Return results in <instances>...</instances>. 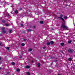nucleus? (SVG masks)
Here are the masks:
<instances>
[{"instance_id":"bb28decb","label":"nucleus","mask_w":75,"mask_h":75,"mask_svg":"<svg viewBox=\"0 0 75 75\" xmlns=\"http://www.w3.org/2000/svg\"><path fill=\"white\" fill-rule=\"evenodd\" d=\"M60 17H62L63 16V15H60Z\"/></svg>"},{"instance_id":"f8f14e48","label":"nucleus","mask_w":75,"mask_h":75,"mask_svg":"<svg viewBox=\"0 0 75 75\" xmlns=\"http://www.w3.org/2000/svg\"><path fill=\"white\" fill-rule=\"evenodd\" d=\"M12 31V30H9V32L10 33H12L11 32Z\"/></svg>"},{"instance_id":"e433bc0d","label":"nucleus","mask_w":75,"mask_h":75,"mask_svg":"<svg viewBox=\"0 0 75 75\" xmlns=\"http://www.w3.org/2000/svg\"><path fill=\"white\" fill-rule=\"evenodd\" d=\"M33 27V28H35V26H34Z\"/></svg>"},{"instance_id":"dca6fc26","label":"nucleus","mask_w":75,"mask_h":75,"mask_svg":"<svg viewBox=\"0 0 75 75\" xmlns=\"http://www.w3.org/2000/svg\"><path fill=\"white\" fill-rule=\"evenodd\" d=\"M43 21H41L40 22V24H43Z\"/></svg>"},{"instance_id":"20e7f679","label":"nucleus","mask_w":75,"mask_h":75,"mask_svg":"<svg viewBox=\"0 0 75 75\" xmlns=\"http://www.w3.org/2000/svg\"><path fill=\"white\" fill-rule=\"evenodd\" d=\"M59 18H61V19L62 20V21H63L64 22L65 21H64V18H61H61L59 17Z\"/></svg>"},{"instance_id":"6e6552de","label":"nucleus","mask_w":75,"mask_h":75,"mask_svg":"<svg viewBox=\"0 0 75 75\" xmlns=\"http://www.w3.org/2000/svg\"><path fill=\"white\" fill-rule=\"evenodd\" d=\"M72 42V40H69L68 41V43H70Z\"/></svg>"},{"instance_id":"473e14b6","label":"nucleus","mask_w":75,"mask_h":75,"mask_svg":"<svg viewBox=\"0 0 75 75\" xmlns=\"http://www.w3.org/2000/svg\"><path fill=\"white\" fill-rule=\"evenodd\" d=\"M0 60H1V57H0Z\"/></svg>"},{"instance_id":"4c0bfd02","label":"nucleus","mask_w":75,"mask_h":75,"mask_svg":"<svg viewBox=\"0 0 75 75\" xmlns=\"http://www.w3.org/2000/svg\"><path fill=\"white\" fill-rule=\"evenodd\" d=\"M0 69H1V67H0Z\"/></svg>"},{"instance_id":"cd10ccee","label":"nucleus","mask_w":75,"mask_h":75,"mask_svg":"<svg viewBox=\"0 0 75 75\" xmlns=\"http://www.w3.org/2000/svg\"><path fill=\"white\" fill-rule=\"evenodd\" d=\"M2 22L3 23H4V20L2 21Z\"/></svg>"},{"instance_id":"c9c22d12","label":"nucleus","mask_w":75,"mask_h":75,"mask_svg":"<svg viewBox=\"0 0 75 75\" xmlns=\"http://www.w3.org/2000/svg\"><path fill=\"white\" fill-rule=\"evenodd\" d=\"M32 62H33V61H32Z\"/></svg>"},{"instance_id":"c756f323","label":"nucleus","mask_w":75,"mask_h":75,"mask_svg":"<svg viewBox=\"0 0 75 75\" xmlns=\"http://www.w3.org/2000/svg\"><path fill=\"white\" fill-rule=\"evenodd\" d=\"M21 26H23V24H21Z\"/></svg>"},{"instance_id":"2f4dec72","label":"nucleus","mask_w":75,"mask_h":75,"mask_svg":"<svg viewBox=\"0 0 75 75\" xmlns=\"http://www.w3.org/2000/svg\"><path fill=\"white\" fill-rule=\"evenodd\" d=\"M52 30H54V29H53V28H52Z\"/></svg>"},{"instance_id":"9b49d317","label":"nucleus","mask_w":75,"mask_h":75,"mask_svg":"<svg viewBox=\"0 0 75 75\" xmlns=\"http://www.w3.org/2000/svg\"><path fill=\"white\" fill-rule=\"evenodd\" d=\"M50 44H54V42H53V41H51L50 42Z\"/></svg>"},{"instance_id":"a211bd4d","label":"nucleus","mask_w":75,"mask_h":75,"mask_svg":"<svg viewBox=\"0 0 75 75\" xmlns=\"http://www.w3.org/2000/svg\"><path fill=\"white\" fill-rule=\"evenodd\" d=\"M47 45H50V42H47Z\"/></svg>"},{"instance_id":"b1692460","label":"nucleus","mask_w":75,"mask_h":75,"mask_svg":"<svg viewBox=\"0 0 75 75\" xmlns=\"http://www.w3.org/2000/svg\"><path fill=\"white\" fill-rule=\"evenodd\" d=\"M5 25H6V26H7L8 25V24H5Z\"/></svg>"},{"instance_id":"7ed1b4c3","label":"nucleus","mask_w":75,"mask_h":75,"mask_svg":"<svg viewBox=\"0 0 75 75\" xmlns=\"http://www.w3.org/2000/svg\"><path fill=\"white\" fill-rule=\"evenodd\" d=\"M72 59L71 58H69L68 59V60L69 61H71Z\"/></svg>"},{"instance_id":"58836bf2","label":"nucleus","mask_w":75,"mask_h":75,"mask_svg":"<svg viewBox=\"0 0 75 75\" xmlns=\"http://www.w3.org/2000/svg\"><path fill=\"white\" fill-rule=\"evenodd\" d=\"M68 1V0H66V1Z\"/></svg>"},{"instance_id":"f03ea898","label":"nucleus","mask_w":75,"mask_h":75,"mask_svg":"<svg viewBox=\"0 0 75 75\" xmlns=\"http://www.w3.org/2000/svg\"><path fill=\"white\" fill-rule=\"evenodd\" d=\"M69 52H72V50L71 49H69L68 50Z\"/></svg>"},{"instance_id":"0eeeda50","label":"nucleus","mask_w":75,"mask_h":75,"mask_svg":"<svg viewBox=\"0 0 75 75\" xmlns=\"http://www.w3.org/2000/svg\"><path fill=\"white\" fill-rule=\"evenodd\" d=\"M27 75H30V73L29 72H27Z\"/></svg>"},{"instance_id":"6ab92c4d","label":"nucleus","mask_w":75,"mask_h":75,"mask_svg":"<svg viewBox=\"0 0 75 75\" xmlns=\"http://www.w3.org/2000/svg\"><path fill=\"white\" fill-rule=\"evenodd\" d=\"M67 19V16H64V19Z\"/></svg>"},{"instance_id":"423d86ee","label":"nucleus","mask_w":75,"mask_h":75,"mask_svg":"<svg viewBox=\"0 0 75 75\" xmlns=\"http://www.w3.org/2000/svg\"><path fill=\"white\" fill-rule=\"evenodd\" d=\"M61 46H63V45H64V43H61Z\"/></svg>"},{"instance_id":"f3484780","label":"nucleus","mask_w":75,"mask_h":75,"mask_svg":"<svg viewBox=\"0 0 75 75\" xmlns=\"http://www.w3.org/2000/svg\"><path fill=\"white\" fill-rule=\"evenodd\" d=\"M15 13H16V14H17V13H18V11H15Z\"/></svg>"},{"instance_id":"412c9836","label":"nucleus","mask_w":75,"mask_h":75,"mask_svg":"<svg viewBox=\"0 0 75 75\" xmlns=\"http://www.w3.org/2000/svg\"><path fill=\"white\" fill-rule=\"evenodd\" d=\"M11 64L12 65H14V64H15V63L14 62H12Z\"/></svg>"},{"instance_id":"c85d7f7f","label":"nucleus","mask_w":75,"mask_h":75,"mask_svg":"<svg viewBox=\"0 0 75 75\" xmlns=\"http://www.w3.org/2000/svg\"><path fill=\"white\" fill-rule=\"evenodd\" d=\"M45 47H43V49H45Z\"/></svg>"},{"instance_id":"9d476101","label":"nucleus","mask_w":75,"mask_h":75,"mask_svg":"<svg viewBox=\"0 0 75 75\" xmlns=\"http://www.w3.org/2000/svg\"><path fill=\"white\" fill-rule=\"evenodd\" d=\"M26 68H30V66H27L26 67Z\"/></svg>"},{"instance_id":"f257e3e1","label":"nucleus","mask_w":75,"mask_h":75,"mask_svg":"<svg viewBox=\"0 0 75 75\" xmlns=\"http://www.w3.org/2000/svg\"><path fill=\"white\" fill-rule=\"evenodd\" d=\"M61 27L63 28V29L65 30H68V29H69L68 27L67 26L65 25L64 24H62V25L61 26Z\"/></svg>"},{"instance_id":"4be33fe9","label":"nucleus","mask_w":75,"mask_h":75,"mask_svg":"<svg viewBox=\"0 0 75 75\" xmlns=\"http://www.w3.org/2000/svg\"><path fill=\"white\" fill-rule=\"evenodd\" d=\"M6 31H5V30H4L3 31V33H6Z\"/></svg>"},{"instance_id":"ea45409f","label":"nucleus","mask_w":75,"mask_h":75,"mask_svg":"<svg viewBox=\"0 0 75 75\" xmlns=\"http://www.w3.org/2000/svg\"><path fill=\"white\" fill-rule=\"evenodd\" d=\"M0 64H1V63H0Z\"/></svg>"},{"instance_id":"f704fd0d","label":"nucleus","mask_w":75,"mask_h":75,"mask_svg":"<svg viewBox=\"0 0 75 75\" xmlns=\"http://www.w3.org/2000/svg\"><path fill=\"white\" fill-rule=\"evenodd\" d=\"M7 74H9V73H7Z\"/></svg>"},{"instance_id":"4468645a","label":"nucleus","mask_w":75,"mask_h":75,"mask_svg":"<svg viewBox=\"0 0 75 75\" xmlns=\"http://www.w3.org/2000/svg\"><path fill=\"white\" fill-rule=\"evenodd\" d=\"M32 51V49H29L28 50V51Z\"/></svg>"},{"instance_id":"a878e982","label":"nucleus","mask_w":75,"mask_h":75,"mask_svg":"<svg viewBox=\"0 0 75 75\" xmlns=\"http://www.w3.org/2000/svg\"><path fill=\"white\" fill-rule=\"evenodd\" d=\"M23 41H26V39H24Z\"/></svg>"},{"instance_id":"2eb2a0df","label":"nucleus","mask_w":75,"mask_h":75,"mask_svg":"<svg viewBox=\"0 0 75 75\" xmlns=\"http://www.w3.org/2000/svg\"><path fill=\"white\" fill-rule=\"evenodd\" d=\"M21 45L23 46H24L25 44L24 43H22L21 44Z\"/></svg>"},{"instance_id":"1a4fd4ad","label":"nucleus","mask_w":75,"mask_h":75,"mask_svg":"<svg viewBox=\"0 0 75 75\" xmlns=\"http://www.w3.org/2000/svg\"><path fill=\"white\" fill-rule=\"evenodd\" d=\"M38 67H40V63H38Z\"/></svg>"},{"instance_id":"aec40b11","label":"nucleus","mask_w":75,"mask_h":75,"mask_svg":"<svg viewBox=\"0 0 75 75\" xmlns=\"http://www.w3.org/2000/svg\"><path fill=\"white\" fill-rule=\"evenodd\" d=\"M6 49H7V50H9V49H10V48L8 47H6Z\"/></svg>"},{"instance_id":"393cba45","label":"nucleus","mask_w":75,"mask_h":75,"mask_svg":"<svg viewBox=\"0 0 75 75\" xmlns=\"http://www.w3.org/2000/svg\"><path fill=\"white\" fill-rule=\"evenodd\" d=\"M19 57V58H22V56H20Z\"/></svg>"},{"instance_id":"5701e85b","label":"nucleus","mask_w":75,"mask_h":75,"mask_svg":"<svg viewBox=\"0 0 75 75\" xmlns=\"http://www.w3.org/2000/svg\"><path fill=\"white\" fill-rule=\"evenodd\" d=\"M1 29L2 30H4V28H2Z\"/></svg>"},{"instance_id":"ddd939ff","label":"nucleus","mask_w":75,"mask_h":75,"mask_svg":"<svg viewBox=\"0 0 75 75\" xmlns=\"http://www.w3.org/2000/svg\"><path fill=\"white\" fill-rule=\"evenodd\" d=\"M16 71L18 72H19V71H20V69H17Z\"/></svg>"},{"instance_id":"7c9ffc66","label":"nucleus","mask_w":75,"mask_h":75,"mask_svg":"<svg viewBox=\"0 0 75 75\" xmlns=\"http://www.w3.org/2000/svg\"><path fill=\"white\" fill-rule=\"evenodd\" d=\"M1 45V43H0V45Z\"/></svg>"},{"instance_id":"72a5a7b5","label":"nucleus","mask_w":75,"mask_h":75,"mask_svg":"<svg viewBox=\"0 0 75 75\" xmlns=\"http://www.w3.org/2000/svg\"><path fill=\"white\" fill-rule=\"evenodd\" d=\"M74 25L75 26V23H74Z\"/></svg>"},{"instance_id":"39448f33","label":"nucleus","mask_w":75,"mask_h":75,"mask_svg":"<svg viewBox=\"0 0 75 75\" xmlns=\"http://www.w3.org/2000/svg\"><path fill=\"white\" fill-rule=\"evenodd\" d=\"M28 31L29 32H31L32 31V30L31 29H29L28 30Z\"/></svg>"}]
</instances>
